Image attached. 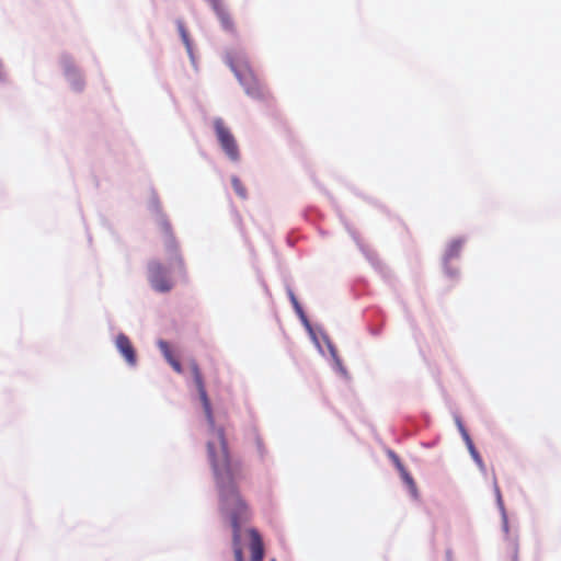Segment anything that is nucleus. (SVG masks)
<instances>
[{
  "instance_id": "obj_9",
  "label": "nucleus",
  "mask_w": 561,
  "mask_h": 561,
  "mask_svg": "<svg viewBox=\"0 0 561 561\" xmlns=\"http://www.w3.org/2000/svg\"><path fill=\"white\" fill-rule=\"evenodd\" d=\"M459 428L462 433V436L467 443V446H468V449L473 458V460L477 462V465L481 468V469H484V463H483V460L481 458V456L479 455V453L477 451V449L474 448L473 446V443L469 436V434L467 433V431L465 430V427L462 426L461 423H459Z\"/></svg>"
},
{
  "instance_id": "obj_7",
  "label": "nucleus",
  "mask_w": 561,
  "mask_h": 561,
  "mask_svg": "<svg viewBox=\"0 0 561 561\" xmlns=\"http://www.w3.org/2000/svg\"><path fill=\"white\" fill-rule=\"evenodd\" d=\"M214 10H215L218 19L220 20L222 27L227 31L232 32L234 30L233 21L230 18L227 10L224 8V5L218 0L214 1Z\"/></svg>"
},
{
  "instance_id": "obj_3",
  "label": "nucleus",
  "mask_w": 561,
  "mask_h": 561,
  "mask_svg": "<svg viewBox=\"0 0 561 561\" xmlns=\"http://www.w3.org/2000/svg\"><path fill=\"white\" fill-rule=\"evenodd\" d=\"M214 129L219 145L227 157L232 161H238L240 158V152L237 140L221 118H215Z\"/></svg>"
},
{
  "instance_id": "obj_2",
  "label": "nucleus",
  "mask_w": 561,
  "mask_h": 561,
  "mask_svg": "<svg viewBox=\"0 0 561 561\" xmlns=\"http://www.w3.org/2000/svg\"><path fill=\"white\" fill-rule=\"evenodd\" d=\"M228 64L248 94L253 98L264 96L263 88L247 62L238 65L232 58H229Z\"/></svg>"
},
{
  "instance_id": "obj_15",
  "label": "nucleus",
  "mask_w": 561,
  "mask_h": 561,
  "mask_svg": "<svg viewBox=\"0 0 561 561\" xmlns=\"http://www.w3.org/2000/svg\"><path fill=\"white\" fill-rule=\"evenodd\" d=\"M496 493H497V499H499V501L501 502V493H500V490H499V488H497V486H496Z\"/></svg>"
},
{
  "instance_id": "obj_16",
  "label": "nucleus",
  "mask_w": 561,
  "mask_h": 561,
  "mask_svg": "<svg viewBox=\"0 0 561 561\" xmlns=\"http://www.w3.org/2000/svg\"><path fill=\"white\" fill-rule=\"evenodd\" d=\"M69 71H70V73H72V75H77V70H76L75 68H73V69H71V70H69Z\"/></svg>"
},
{
  "instance_id": "obj_5",
  "label": "nucleus",
  "mask_w": 561,
  "mask_h": 561,
  "mask_svg": "<svg viewBox=\"0 0 561 561\" xmlns=\"http://www.w3.org/2000/svg\"><path fill=\"white\" fill-rule=\"evenodd\" d=\"M115 345L118 352L125 358L126 363L130 366H134L137 362V356L129 337L124 333H119L116 336Z\"/></svg>"
},
{
  "instance_id": "obj_13",
  "label": "nucleus",
  "mask_w": 561,
  "mask_h": 561,
  "mask_svg": "<svg viewBox=\"0 0 561 561\" xmlns=\"http://www.w3.org/2000/svg\"><path fill=\"white\" fill-rule=\"evenodd\" d=\"M290 298H291V302L294 304V306H295L297 309H300L299 304H298V301H297L296 297H295L293 294L290 295Z\"/></svg>"
},
{
  "instance_id": "obj_6",
  "label": "nucleus",
  "mask_w": 561,
  "mask_h": 561,
  "mask_svg": "<svg viewBox=\"0 0 561 561\" xmlns=\"http://www.w3.org/2000/svg\"><path fill=\"white\" fill-rule=\"evenodd\" d=\"M251 542H250V550H251V561H263L264 557V547L263 541L260 536V534L255 529H251L249 531Z\"/></svg>"
},
{
  "instance_id": "obj_8",
  "label": "nucleus",
  "mask_w": 561,
  "mask_h": 561,
  "mask_svg": "<svg viewBox=\"0 0 561 561\" xmlns=\"http://www.w3.org/2000/svg\"><path fill=\"white\" fill-rule=\"evenodd\" d=\"M159 348L160 351L162 352L164 358L168 360V363L172 366V368L178 373V374H181L182 373V365L181 363L174 357L171 348H170V345L168 342L165 341H160L159 342Z\"/></svg>"
},
{
  "instance_id": "obj_18",
  "label": "nucleus",
  "mask_w": 561,
  "mask_h": 561,
  "mask_svg": "<svg viewBox=\"0 0 561 561\" xmlns=\"http://www.w3.org/2000/svg\"><path fill=\"white\" fill-rule=\"evenodd\" d=\"M273 561H275V560H273Z\"/></svg>"
},
{
  "instance_id": "obj_17",
  "label": "nucleus",
  "mask_w": 561,
  "mask_h": 561,
  "mask_svg": "<svg viewBox=\"0 0 561 561\" xmlns=\"http://www.w3.org/2000/svg\"><path fill=\"white\" fill-rule=\"evenodd\" d=\"M182 36H183L184 38H186V35H185V32H184V31H182Z\"/></svg>"
},
{
  "instance_id": "obj_4",
  "label": "nucleus",
  "mask_w": 561,
  "mask_h": 561,
  "mask_svg": "<svg viewBox=\"0 0 561 561\" xmlns=\"http://www.w3.org/2000/svg\"><path fill=\"white\" fill-rule=\"evenodd\" d=\"M148 279L152 288L159 293H168L173 287L169 271L159 261L149 262Z\"/></svg>"
},
{
  "instance_id": "obj_10",
  "label": "nucleus",
  "mask_w": 561,
  "mask_h": 561,
  "mask_svg": "<svg viewBox=\"0 0 561 561\" xmlns=\"http://www.w3.org/2000/svg\"><path fill=\"white\" fill-rule=\"evenodd\" d=\"M463 245V241L461 239L453 240L446 250V257L453 259L459 255L461 248Z\"/></svg>"
},
{
  "instance_id": "obj_1",
  "label": "nucleus",
  "mask_w": 561,
  "mask_h": 561,
  "mask_svg": "<svg viewBox=\"0 0 561 561\" xmlns=\"http://www.w3.org/2000/svg\"><path fill=\"white\" fill-rule=\"evenodd\" d=\"M191 370L208 424L214 434V439L207 443V450L219 493L220 510L229 517L233 528L234 560L244 561L239 543V533L240 524L248 515V505L237 486V479L241 477L242 469L239 462H232L230 459L224 430L215 426L210 401L199 367H191Z\"/></svg>"
},
{
  "instance_id": "obj_12",
  "label": "nucleus",
  "mask_w": 561,
  "mask_h": 561,
  "mask_svg": "<svg viewBox=\"0 0 561 561\" xmlns=\"http://www.w3.org/2000/svg\"><path fill=\"white\" fill-rule=\"evenodd\" d=\"M403 479L409 485L414 486V480L408 472H403Z\"/></svg>"
},
{
  "instance_id": "obj_14",
  "label": "nucleus",
  "mask_w": 561,
  "mask_h": 561,
  "mask_svg": "<svg viewBox=\"0 0 561 561\" xmlns=\"http://www.w3.org/2000/svg\"><path fill=\"white\" fill-rule=\"evenodd\" d=\"M178 265H179V266H183V261H182V259H181V257H178Z\"/></svg>"
},
{
  "instance_id": "obj_11",
  "label": "nucleus",
  "mask_w": 561,
  "mask_h": 561,
  "mask_svg": "<svg viewBox=\"0 0 561 561\" xmlns=\"http://www.w3.org/2000/svg\"><path fill=\"white\" fill-rule=\"evenodd\" d=\"M231 184L236 192V194L241 198H247V188L241 182V180L237 176L231 178Z\"/></svg>"
}]
</instances>
